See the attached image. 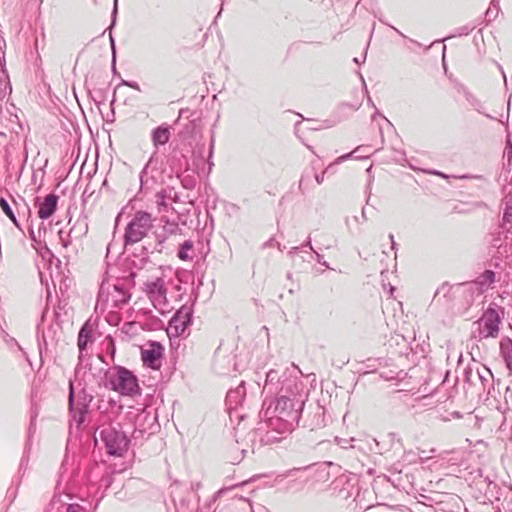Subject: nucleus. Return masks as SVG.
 Returning a JSON list of instances; mask_svg holds the SVG:
<instances>
[{
	"label": "nucleus",
	"mask_w": 512,
	"mask_h": 512,
	"mask_svg": "<svg viewBox=\"0 0 512 512\" xmlns=\"http://www.w3.org/2000/svg\"><path fill=\"white\" fill-rule=\"evenodd\" d=\"M94 397L89 394L85 387H81L76 391L74 382L69 380V393H68V409L70 421L75 423L77 428L86 420V415L89 413V406Z\"/></svg>",
	"instance_id": "20e7f679"
},
{
	"label": "nucleus",
	"mask_w": 512,
	"mask_h": 512,
	"mask_svg": "<svg viewBox=\"0 0 512 512\" xmlns=\"http://www.w3.org/2000/svg\"><path fill=\"white\" fill-rule=\"evenodd\" d=\"M357 488V483L345 475L335 478L330 484L332 494L342 500L354 498Z\"/></svg>",
	"instance_id": "f8f14e48"
},
{
	"label": "nucleus",
	"mask_w": 512,
	"mask_h": 512,
	"mask_svg": "<svg viewBox=\"0 0 512 512\" xmlns=\"http://www.w3.org/2000/svg\"><path fill=\"white\" fill-rule=\"evenodd\" d=\"M325 425V408L317 404L305 419L304 426L309 428L310 431H313L324 427Z\"/></svg>",
	"instance_id": "aec40b11"
},
{
	"label": "nucleus",
	"mask_w": 512,
	"mask_h": 512,
	"mask_svg": "<svg viewBox=\"0 0 512 512\" xmlns=\"http://www.w3.org/2000/svg\"><path fill=\"white\" fill-rule=\"evenodd\" d=\"M28 232H29V237H30V239H31L33 242L38 243V239H37L36 233L34 232V230H33V228H32V227H30V228H29Z\"/></svg>",
	"instance_id": "69168bd1"
},
{
	"label": "nucleus",
	"mask_w": 512,
	"mask_h": 512,
	"mask_svg": "<svg viewBox=\"0 0 512 512\" xmlns=\"http://www.w3.org/2000/svg\"><path fill=\"white\" fill-rule=\"evenodd\" d=\"M495 512H512V492L504 497L501 508Z\"/></svg>",
	"instance_id": "79ce46f5"
},
{
	"label": "nucleus",
	"mask_w": 512,
	"mask_h": 512,
	"mask_svg": "<svg viewBox=\"0 0 512 512\" xmlns=\"http://www.w3.org/2000/svg\"><path fill=\"white\" fill-rule=\"evenodd\" d=\"M92 332H93V329H92V326L90 325L89 321H86L82 325V327L80 328V330L78 332L77 346H78L79 353H80V356H79L80 361L82 359L83 352L87 349L89 344H92V342L94 340Z\"/></svg>",
	"instance_id": "412c9836"
},
{
	"label": "nucleus",
	"mask_w": 512,
	"mask_h": 512,
	"mask_svg": "<svg viewBox=\"0 0 512 512\" xmlns=\"http://www.w3.org/2000/svg\"><path fill=\"white\" fill-rule=\"evenodd\" d=\"M112 72L114 75H119L117 68H116V53L114 52V55L112 57V63H111Z\"/></svg>",
	"instance_id": "e2e57ef3"
},
{
	"label": "nucleus",
	"mask_w": 512,
	"mask_h": 512,
	"mask_svg": "<svg viewBox=\"0 0 512 512\" xmlns=\"http://www.w3.org/2000/svg\"><path fill=\"white\" fill-rule=\"evenodd\" d=\"M276 431L269 429L265 425V420L260 422V426L246 435V441L249 444L251 453H255V450L263 445H269L280 440V437L276 435Z\"/></svg>",
	"instance_id": "9d476101"
},
{
	"label": "nucleus",
	"mask_w": 512,
	"mask_h": 512,
	"mask_svg": "<svg viewBox=\"0 0 512 512\" xmlns=\"http://www.w3.org/2000/svg\"><path fill=\"white\" fill-rule=\"evenodd\" d=\"M111 295L114 304L117 307L127 304L131 298V294L128 289L122 283H116L113 285V293Z\"/></svg>",
	"instance_id": "393cba45"
},
{
	"label": "nucleus",
	"mask_w": 512,
	"mask_h": 512,
	"mask_svg": "<svg viewBox=\"0 0 512 512\" xmlns=\"http://www.w3.org/2000/svg\"><path fill=\"white\" fill-rule=\"evenodd\" d=\"M88 232V224L86 219H77L68 232L69 238L80 239Z\"/></svg>",
	"instance_id": "bb28decb"
},
{
	"label": "nucleus",
	"mask_w": 512,
	"mask_h": 512,
	"mask_svg": "<svg viewBox=\"0 0 512 512\" xmlns=\"http://www.w3.org/2000/svg\"><path fill=\"white\" fill-rule=\"evenodd\" d=\"M107 340H108L107 351L110 353L111 358L113 360L114 356H115V352H116L115 343H114V340L110 336L107 338Z\"/></svg>",
	"instance_id": "8fccbe9b"
},
{
	"label": "nucleus",
	"mask_w": 512,
	"mask_h": 512,
	"mask_svg": "<svg viewBox=\"0 0 512 512\" xmlns=\"http://www.w3.org/2000/svg\"><path fill=\"white\" fill-rule=\"evenodd\" d=\"M361 106V102H356V103H341L339 106H338V110L341 112V113H344L346 110H349V111H357Z\"/></svg>",
	"instance_id": "c03bdc74"
},
{
	"label": "nucleus",
	"mask_w": 512,
	"mask_h": 512,
	"mask_svg": "<svg viewBox=\"0 0 512 512\" xmlns=\"http://www.w3.org/2000/svg\"><path fill=\"white\" fill-rule=\"evenodd\" d=\"M171 137L170 127L168 125H160L154 128L151 132V140L156 149L161 145L169 142Z\"/></svg>",
	"instance_id": "4be33fe9"
},
{
	"label": "nucleus",
	"mask_w": 512,
	"mask_h": 512,
	"mask_svg": "<svg viewBox=\"0 0 512 512\" xmlns=\"http://www.w3.org/2000/svg\"><path fill=\"white\" fill-rule=\"evenodd\" d=\"M460 179H479V180H486L482 175H470L465 174L459 177Z\"/></svg>",
	"instance_id": "bf43d9fd"
},
{
	"label": "nucleus",
	"mask_w": 512,
	"mask_h": 512,
	"mask_svg": "<svg viewBox=\"0 0 512 512\" xmlns=\"http://www.w3.org/2000/svg\"><path fill=\"white\" fill-rule=\"evenodd\" d=\"M456 90L458 93H461L463 95L466 102L473 110H475L479 114L486 116L487 118H490V119L493 118L489 114L485 113V106H484L483 102L475 94H473L468 89V87H466L463 84H457Z\"/></svg>",
	"instance_id": "a211bd4d"
},
{
	"label": "nucleus",
	"mask_w": 512,
	"mask_h": 512,
	"mask_svg": "<svg viewBox=\"0 0 512 512\" xmlns=\"http://www.w3.org/2000/svg\"><path fill=\"white\" fill-rule=\"evenodd\" d=\"M152 232L148 236L142 250L147 252L162 253L165 243L172 237L181 234V228L175 221H169L166 217L160 219L159 225H153Z\"/></svg>",
	"instance_id": "7ed1b4c3"
},
{
	"label": "nucleus",
	"mask_w": 512,
	"mask_h": 512,
	"mask_svg": "<svg viewBox=\"0 0 512 512\" xmlns=\"http://www.w3.org/2000/svg\"><path fill=\"white\" fill-rule=\"evenodd\" d=\"M166 192L165 190H161L155 195V203L158 206V210L160 212H167L169 209V204L166 202Z\"/></svg>",
	"instance_id": "4c0bfd02"
},
{
	"label": "nucleus",
	"mask_w": 512,
	"mask_h": 512,
	"mask_svg": "<svg viewBox=\"0 0 512 512\" xmlns=\"http://www.w3.org/2000/svg\"><path fill=\"white\" fill-rule=\"evenodd\" d=\"M59 198L55 193L48 194L42 201L37 197L35 205L38 206V217L42 220L52 217L57 210Z\"/></svg>",
	"instance_id": "dca6fc26"
},
{
	"label": "nucleus",
	"mask_w": 512,
	"mask_h": 512,
	"mask_svg": "<svg viewBox=\"0 0 512 512\" xmlns=\"http://www.w3.org/2000/svg\"><path fill=\"white\" fill-rule=\"evenodd\" d=\"M502 227H507V233H510V229H512V201L507 202L503 210Z\"/></svg>",
	"instance_id": "f704fd0d"
},
{
	"label": "nucleus",
	"mask_w": 512,
	"mask_h": 512,
	"mask_svg": "<svg viewBox=\"0 0 512 512\" xmlns=\"http://www.w3.org/2000/svg\"><path fill=\"white\" fill-rule=\"evenodd\" d=\"M251 512H269L268 509L262 505H258L256 508L251 507Z\"/></svg>",
	"instance_id": "0e129e2a"
},
{
	"label": "nucleus",
	"mask_w": 512,
	"mask_h": 512,
	"mask_svg": "<svg viewBox=\"0 0 512 512\" xmlns=\"http://www.w3.org/2000/svg\"><path fill=\"white\" fill-rule=\"evenodd\" d=\"M374 498V491L368 488L361 489L358 487L352 502L349 504V508L353 512H366L367 510L372 509V501Z\"/></svg>",
	"instance_id": "4468645a"
},
{
	"label": "nucleus",
	"mask_w": 512,
	"mask_h": 512,
	"mask_svg": "<svg viewBox=\"0 0 512 512\" xmlns=\"http://www.w3.org/2000/svg\"><path fill=\"white\" fill-rule=\"evenodd\" d=\"M281 387L278 392L279 399L288 400L297 405H305L308 392L300 376L292 375L287 369L282 375Z\"/></svg>",
	"instance_id": "0eeeda50"
},
{
	"label": "nucleus",
	"mask_w": 512,
	"mask_h": 512,
	"mask_svg": "<svg viewBox=\"0 0 512 512\" xmlns=\"http://www.w3.org/2000/svg\"><path fill=\"white\" fill-rule=\"evenodd\" d=\"M150 252L143 251L142 248L140 249V253H133L134 259L132 260V266L137 269H143L145 265L149 262L148 254Z\"/></svg>",
	"instance_id": "72a5a7b5"
},
{
	"label": "nucleus",
	"mask_w": 512,
	"mask_h": 512,
	"mask_svg": "<svg viewBox=\"0 0 512 512\" xmlns=\"http://www.w3.org/2000/svg\"><path fill=\"white\" fill-rule=\"evenodd\" d=\"M245 394H246L245 382L241 381V383L235 389H230L227 392L226 403L230 407H233V406L236 407L237 405L242 403V401L244 400Z\"/></svg>",
	"instance_id": "b1692460"
},
{
	"label": "nucleus",
	"mask_w": 512,
	"mask_h": 512,
	"mask_svg": "<svg viewBox=\"0 0 512 512\" xmlns=\"http://www.w3.org/2000/svg\"><path fill=\"white\" fill-rule=\"evenodd\" d=\"M301 250V247L299 246H296V247H292L290 249V251L288 252L289 255L293 256L295 255L296 253H298L299 251Z\"/></svg>",
	"instance_id": "774afa93"
},
{
	"label": "nucleus",
	"mask_w": 512,
	"mask_h": 512,
	"mask_svg": "<svg viewBox=\"0 0 512 512\" xmlns=\"http://www.w3.org/2000/svg\"><path fill=\"white\" fill-rule=\"evenodd\" d=\"M500 355L503 361L512 359V339L505 336L500 340Z\"/></svg>",
	"instance_id": "473e14b6"
},
{
	"label": "nucleus",
	"mask_w": 512,
	"mask_h": 512,
	"mask_svg": "<svg viewBox=\"0 0 512 512\" xmlns=\"http://www.w3.org/2000/svg\"><path fill=\"white\" fill-rule=\"evenodd\" d=\"M119 85H124V86L130 87L134 90L141 91L139 84L135 81L121 79V82Z\"/></svg>",
	"instance_id": "3c124183"
},
{
	"label": "nucleus",
	"mask_w": 512,
	"mask_h": 512,
	"mask_svg": "<svg viewBox=\"0 0 512 512\" xmlns=\"http://www.w3.org/2000/svg\"><path fill=\"white\" fill-rule=\"evenodd\" d=\"M335 441L337 442V444H338L341 448L346 449V448H348V447H353V446L351 445V442H353V441H354V439H353V438H351V439H343V438H338V437H336V438H335Z\"/></svg>",
	"instance_id": "49530a36"
},
{
	"label": "nucleus",
	"mask_w": 512,
	"mask_h": 512,
	"mask_svg": "<svg viewBox=\"0 0 512 512\" xmlns=\"http://www.w3.org/2000/svg\"><path fill=\"white\" fill-rule=\"evenodd\" d=\"M506 368L509 371V375L512 376V358L509 360H506L505 362Z\"/></svg>",
	"instance_id": "338daca9"
},
{
	"label": "nucleus",
	"mask_w": 512,
	"mask_h": 512,
	"mask_svg": "<svg viewBox=\"0 0 512 512\" xmlns=\"http://www.w3.org/2000/svg\"><path fill=\"white\" fill-rule=\"evenodd\" d=\"M300 247H301V249H303V248H308V249H310V250H311V251H313V252L315 251V250H314V248H313V246H312V241H311V237H310V236L307 238V240H306L305 242H303V243L301 244V246H300Z\"/></svg>",
	"instance_id": "13d9d810"
},
{
	"label": "nucleus",
	"mask_w": 512,
	"mask_h": 512,
	"mask_svg": "<svg viewBox=\"0 0 512 512\" xmlns=\"http://www.w3.org/2000/svg\"><path fill=\"white\" fill-rule=\"evenodd\" d=\"M96 433L99 434L109 456L121 457L127 452L131 440L119 425H103L97 429Z\"/></svg>",
	"instance_id": "39448f33"
},
{
	"label": "nucleus",
	"mask_w": 512,
	"mask_h": 512,
	"mask_svg": "<svg viewBox=\"0 0 512 512\" xmlns=\"http://www.w3.org/2000/svg\"><path fill=\"white\" fill-rule=\"evenodd\" d=\"M474 28H475V26H470V25H463V26L457 27L454 30V33L451 35V37L466 36V35L470 34L474 30Z\"/></svg>",
	"instance_id": "37998d69"
},
{
	"label": "nucleus",
	"mask_w": 512,
	"mask_h": 512,
	"mask_svg": "<svg viewBox=\"0 0 512 512\" xmlns=\"http://www.w3.org/2000/svg\"><path fill=\"white\" fill-rule=\"evenodd\" d=\"M255 480V477L251 478L250 480L248 481H244V482H241L239 484H236V485H233L229 488H221L220 490H218L212 497V499L210 500L209 502V505H208V508H210V506L216 502V500L218 499V497H220L222 494H224L226 491H229V490H232V489H235L237 487H243V486H247L249 485L250 483H252L253 481Z\"/></svg>",
	"instance_id": "e433bc0d"
},
{
	"label": "nucleus",
	"mask_w": 512,
	"mask_h": 512,
	"mask_svg": "<svg viewBox=\"0 0 512 512\" xmlns=\"http://www.w3.org/2000/svg\"><path fill=\"white\" fill-rule=\"evenodd\" d=\"M160 425L157 421V414L141 413L137 415L135 420V428L132 432L131 441L136 445L141 442L146 436L156 433Z\"/></svg>",
	"instance_id": "1a4fd4ad"
},
{
	"label": "nucleus",
	"mask_w": 512,
	"mask_h": 512,
	"mask_svg": "<svg viewBox=\"0 0 512 512\" xmlns=\"http://www.w3.org/2000/svg\"><path fill=\"white\" fill-rule=\"evenodd\" d=\"M360 79H361V81L363 82V85H364V90H365V93L367 95L368 104L371 105L372 107H375L371 97L369 96V93H368V90H367V86L365 84V80H364V78H363V76L361 74H360Z\"/></svg>",
	"instance_id": "4d7b16f0"
},
{
	"label": "nucleus",
	"mask_w": 512,
	"mask_h": 512,
	"mask_svg": "<svg viewBox=\"0 0 512 512\" xmlns=\"http://www.w3.org/2000/svg\"><path fill=\"white\" fill-rule=\"evenodd\" d=\"M499 279L500 273L493 269H485L473 281L458 283L457 288L467 287L469 291H472L475 286L478 294H483L490 288H493V284Z\"/></svg>",
	"instance_id": "9b49d317"
},
{
	"label": "nucleus",
	"mask_w": 512,
	"mask_h": 512,
	"mask_svg": "<svg viewBox=\"0 0 512 512\" xmlns=\"http://www.w3.org/2000/svg\"><path fill=\"white\" fill-rule=\"evenodd\" d=\"M213 150H214V139L212 138L211 141H210V145H209V154H208V161H207V163L204 161L202 156H201V158L199 160H195L194 161V164L196 166L197 174L200 177L208 176L210 174V172L212 171V167L214 165V163L211 161V158H212V155H213Z\"/></svg>",
	"instance_id": "5701e85b"
},
{
	"label": "nucleus",
	"mask_w": 512,
	"mask_h": 512,
	"mask_svg": "<svg viewBox=\"0 0 512 512\" xmlns=\"http://www.w3.org/2000/svg\"><path fill=\"white\" fill-rule=\"evenodd\" d=\"M390 511H392V507L389 505L382 504V503H377V504L372 503V509L367 510L366 512H390Z\"/></svg>",
	"instance_id": "a18cd8bd"
},
{
	"label": "nucleus",
	"mask_w": 512,
	"mask_h": 512,
	"mask_svg": "<svg viewBox=\"0 0 512 512\" xmlns=\"http://www.w3.org/2000/svg\"><path fill=\"white\" fill-rule=\"evenodd\" d=\"M275 245L278 247V249H280V250H281V245H280V243H279V242H276L274 237H271L270 239H268V240L263 244V247H262V248H263V249H266V248H268V247H273V246H275Z\"/></svg>",
	"instance_id": "603ef678"
},
{
	"label": "nucleus",
	"mask_w": 512,
	"mask_h": 512,
	"mask_svg": "<svg viewBox=\"0 0 512 512\" xmlns=\"http://www.w3.org/2000/svg\"><path fill=\"white\" fill-rule=\"evenodd\" d=\"M386 437L388 438L389 443L391 444V446H393L395 443L400 444V439L397 437L396 433L390 432V433L387 434Z\"/></svg>",
	"instance_id": "864d4df0"
},
{
	"label": "nucleus",
	"mask_w": 512,
	"mask_h": 512,
	"mask_svg": "<svg viewBox=\"0 0 512 512\" xmlns=\"http://www.w3.org/2000/svg\"><path fill=\"white\" fill-rule=\"evenodd\" d=\"M491 267H494L495 269L503 270V267L501 265V258L497 257L495 262H490L489 264Z\"/></svg>",
	"instance_id": "680f3d73"
},
{
	"label": "nucleus",
	"mask_w": 512,
	"mask_h": 512,
	"mask_svg": "<svg viewBox=\"0 0 512 512\" xmlns=\"http://www.w3.org/2000/svg\"><path fill=\"white\" fill-rule=\"evenodd\" d=\"M114 25H110V27L108 28L110 31H111V28L113 27ZM110 46H111V51H112V56L114 55V52L116 53V46H115V40L112 36V34L110 33Z\"/></svg>",
	"instance_id": "052dcab7"
},
{
	"label": "nucleus",
	"mask_w": 512,
	"mask_h": 512,
	"mask_svg": "<svg viewBox=\"0 0 512 512\" xmlns=\"http://www.w3.org/2000/svg\"><path fill=\"white\" fill-rule=\"evenodd\" d=\"M504 313L503 307H498L495 303L489 304L477 321L479 323V340L498 337Z\"/></svg>",
	"instance_id": "6e6552de"
},
{
	"label": "nucleus",
	"mask_w": 512,
	"mask_h": 512,
	"mask_svg": "<svg viewBox=\"0 0 512 512\" xmlns=\"http://www.w3.org/2000/svg\"><path fill=\"white\" fill-rule=\"evenodd\" d=\"M479 379L483 385V388H486V385L490 383L493 379V374L491 370L487 366H483V371H477Z\"/></svg>",
	"instance_id": "ea45409f"
},
{
	"label": "nucleus",
	"mask_w": 512,
	"mask_h": 512,
	"mask_svg": "<svg viewBox=\"0 0 512 512\" xmlns=\"http://www.w3.org/2000/svg\"><path fill=\"white\" fill-rule=\"evenodd\" d=\"M0 208L3 213L12 221L17 229L22 230L21 224L19 223L13 209L4 197H0Z\"/></svg>",
	"instance_id": "c756f323"
},
{
	"label": "nucleus",
	"mask_w": 512,
	"mask_h": 512,
	"mask_svg": "<svg viewBox=\"0 0 512 512\" xmlns=\"http://www.w3.org/2000/svg\"><path fill=\"white\" fill-rule=\"evenodd\" d=\"M281 377L279 376V373L275 369H271L267 372L266 375V382L264 385V390H267L269 393L273 392V386L280 383L281 384Z\"/></svg>",
	"instance_id": "2f4dec72"
},
{
	"label": "nucleus",
	"mask_w": 512,
	"mask_h": 512,
	"mask_svg": "<svg viewBox=\"0 0 512 512\" xmlns=\"http://www.w3.org/2000/svg\"><path fill=\"white\" fill-rule=\"evenodd\" d=\"M194 250V244L191 240H185L180 244L177 256L180 260L187 261L192 259L191 253Z\"/></svg>",
	"instance_id": "7c9ffc66"
},
{
	"label": "nucleus",
	"mask_w": 512,
	"mask_h": 512,
	"mask_svg": "<svg viewBox=\"0 0 512 512\" xmlns=\"http://www.w3.org/2000/svg\"><path fill=\"white\" fill-rule=\"evenodd\" d=\"M164 347L160 342L150 341L148 348L142 349L141 357L145 366L158 369L161 365V359L163 357Z\"/></svg>",
	"instance_id": "ddd939ff"
},
{
	"label": "nucleus",
	"mask_w": 512,
	"mask_h": 512,
	"mask_svg": "<svg viewBox=\"0 0 512 512\" xmlns=\"http://www.w3.org/2000/svg\"><path fill=\"white\" fill-rule=\"evenodd\" d=\"M314 254H315V259H316V261L319 264H321V265L325 266L326 268L330 269V266H329L328 262L323 260V255L322 254H320L317 251H314Z\"/></svg>",
	"instance_id": "5fc2aeb1"
},
{
	"label": "nucleus",
	"mask_w": 512,
	"mask_h": 512,
	"mask_svg": "<svg viewBox=\"0 0 512 512\" xmlns=\"http://www.w3.org/2000/svg\"><path fill=\"white\" fill-rule=\"evenodd\" d=\"M489 245L491 248H495L497 250L503 246L501 232L493 233L490 235Z\"/></svg>",
	"instance_id": "a19ab883"
},
{
	"label": "nucleus",
	"mask_w": 512,
	"mask_h": 512,
	"mask_svg": "<svg viewBox=\"0 0 512 512\" xmlns=\"http://www.w3.org/2000/svg\"><path fill=\"white\" fill-rule=\"evenodd\" d=\"M153 221L152 215L147 211H136L125 227L123 235L124 246L128 247L136 244L145 237L148 239L149 231L153 228Z\"/></svg>",
	"instance_id": "423d86ee"
},
{
	"label": "nucleus",
	"mask_w": 512,
	"mask_h": 512,
	"mask_svg": "<svg viewBox=\"0 0 512 512\" xmlns=\"http://www.w3.org/2000/svg\"><path fill=\"white\" fill-rule=\"evenodd\" d=\"M145 292L149 299L152 301L154 307L164 304L166 302V287L163 278H156L153 281L145 283Z\"/></svg>",
	"instance_id": "2eb2a0df"
},
{
	"label": "nucleus",
	"mask_w": 512,
	"mask_h": 512,
	"mask_svg": "<svg viewBox=\"0 0 512 512\" xmlns=\"http://www.w3.org/2000/svg\"><path fill=\"white\" fill-rule=\"evenodd\" d=\"M193 307L192 305H183L172 316V323L179 322V320H187L192 323Z\"/></svg>",
	"instance_id": "c85d7f7f"
},
{
	"label": "nucleus",
	"mask_w": 512,
	"mask_h": 512,
	"mask_svg": "<svg viewBox=\"0 0 512 512\" xmlns=\"http://www.w3.org/2000/svg\"><path fill=\"white\" fill-rule=\"evenodd\" d=\"M168 163L175 174L186 171L189 168V162L186 154L177 148H174L171 152L168 158Z\"/></svg>",
	"instance_id": "6ab92c4d"
},
{
	"label": "nucleus",
	"mask_w": 512,
	"mask_h": 512,
	"mask_svg": "<svg viewBox=\"0 0 512 512\" xmlns=\"http://www.w3.org/2000/svg\"><path fill=\"white\" fill-rule=\"evenodd\" d=\"M330 166L327 167L321 174L315 173L314 177L318 184H322L324 181V175L329 170Z\"/></svg>",
	"instance_id": "6e6d98bb"
},
{
	"label": "nucleus",
	"mask_w": 512,
	"mask_h": 512,
	"mask_svg": "<svg viewBox=\"0 0 512 512\" xmlns=\"http://www.w3.org/2000/svg\"><path fill=\"white\" fill-rule=\"evenodd\" d=\"M458 284L451 285L448 282L442 283L434 293L433 302L441 305H447L455 299Z\"/></svg>",
	"instance_id": "f3484780"
},
{
	"label": "nucleus",
	"mask_w": 512,
	"mask_h": 512,
	"mask_svg": "<svg viewBox=\"0 0 512 512\" xmlns=\"http://www.w3.org/2000/svg\"><path fill=\"white\" fill-rule=\"evenodd\" d=\"M86 509L79 504H67L65 512H85Z\"/></svg>",
	"instance_id": "09e8293b"
},
{
	"label": "nucleus",
	"mask_w": 512,
	"mask_h": 512,
	"mask_svg": "<svg viewBox=\"0 0 512 512\" xmlns=\"http://www.w3.org/2000/svg\"><path fill=\"white\" fill-rule=\"evenodd\" d=\"M104 381L106 387L124 396H135L141 392L137 376L123 366L106 370Z\"/></svg>",
	"instance_id": "f03ea898"
},
{
	"label": "nucleus",
	"mask_w": 512,
	"mask_h": 512,
	"mask_svg": "<svg viewBox=\"0 0 512 512\" xmlns=\"http://www.w3.org/2000/svg\"><path fill=\"white\" fill-rule=\"evenodd\" d=\"M59 238H60L62 246L65 248L68 247L71 244L72 240L74 239V238H69L68 233L64 236V232L62 230L59 231Z\"/></svg>",
	"instance_id": "de8ad7c7"
},
{
	"label": "nucleus",
	"mask_w": 512,
	"mask_h": 512,
	"mask_svg": "<svg viewBox=\"0 0 512 512\" xmlns=\"http://www.w3.org/2000/svg\"><path fill=\"white\" fill-rule=\"evenodd\" d=\"M180 179L182 186L187 190H193L196 187V178L192 175H185L184 171L176 174Z\"/></svg>",
	"instance_id": "c9c22d12"
},
{
	"label": "nucleus",
	"mask_w": 512,
	"mask_h": 512,
	"mask_svg": "<svg viewBox=\"0 0 512 512\" xmlns=\"http://www.w3.org/2000/svg\"><path fill=\"white\" fill-rule=\"evenodd\" d=\"M191 324L192 323L188 322L187 320H179V322L172 323L171 318L167 328V333L170 339H172V337L178 338L183 336L188 330V328L191 326Z\"/></svg>",
	"instance_id": "a878e982"
},
{
	"label": "nucleus",
	"mask_w": 512,
	"mask_h": 512,
	"mask_svg": "<svg viewBox=\"0 0 512 512\" xmlns=\"http://www.w3.org/2000/svg\"><path fill=\"white\" fill-rule=\"evenodd\" d=\"M272 405V400L263 401L260 417L265 419V425L275 430L278 435L293 431L299 424L304 406H296L293 402L279 398L276 399L273 410Z\"/></svg>",
	"instance_id": "f257e3e1"
},
{
	"label": "nucleus",
	"mask_w": 512,
	"mask_h": 512,
	"mask_svg": "<svg viewBox=\"0 0 512 512\" xmlns=\"http://www.w3.org/2000/svg\"><path fill=\"white\" fill-rule=\"evenodd\" d=\"M157 155V150L151 155L145 166L143 167L142 171L139 174V180H140V191L142 192L148 185L150 179L147 176L148 169L153 166L155 162V157ZM151 182H154V179L151 178Z\"/></svg>",
	"instance_id": "cd10ccee"
},
{
	"label": "nucleus",
	"mask_w": 512,
	"mask_h": 512,
	"mask_svg": "<svg viewBox=\"0 0 512 512\" xmlns=\"http://www.w3.org/2000/svg\"><path fill=\"white\" fill-rule=\"evenodd\" d=\"M364 147L363 146H358L357 148H355L353 151L349 152V153H346L344 155H341L340 157H338L336 160H335V163L336 164H339V163H342L350 158H355V159H359V158H364L365 156L364 155H358L357 153L359 151H361Z\"/></svg>",
	"instance_id": "58836bf2"
}]
</instances>
